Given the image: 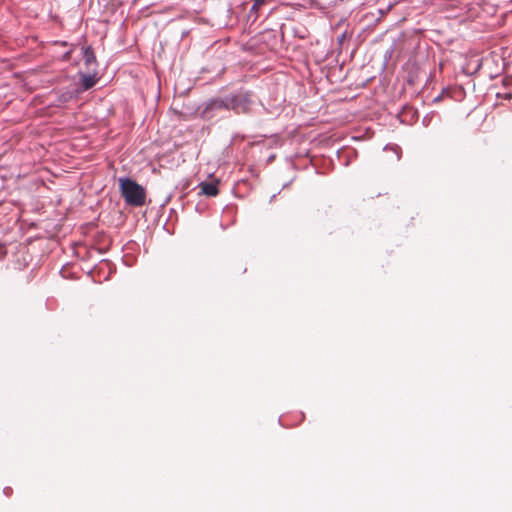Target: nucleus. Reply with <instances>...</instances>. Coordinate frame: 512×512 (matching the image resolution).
I'll use <instances>...</instances> for the list:
<instances>
[{
  "label": "nucleus",
  "instance_id": "obj_1",
  "mask_svg": "<svg viewBox=\"0 0 512 512\" xmlns=\"http://www.w3.org/2000/svg\"><path fill=\"white\" fill-rule=\"evenodd\" d=\"M118 181L120 194L128 205L141 207L145 204L146 191L140 184L130 178H120Z\"/></svg>",
  "mask_w": 512,
  "mask_h": 512
},
{
  "label": "nucleus",
  "instance_id": "obj_11",
  "mask_svg": "<svg viewBox=\"0 0 512 512\" xmlns=\"http://www.w3.org/2000/svg\"><path fill=\"white\" fill-rule=\"evenodd\" d=\"M441 99H442V98L436 97V98L434 99V102H438V101H439V100H441Z\"/></svg>",
  "mask_w": 512,
  "mask_h": 512
},
{
  "label": "nucleus",
  "instance_id": "obj_10",
  "mask_svg": "<svg viewBox=\"0 0 512 512\" xmlns=\"http://www.w3.org/2000/svg\"><path fill=\"white\" fill-rule=\"evenodd\" d=\"M260 7L252 5L251 11L257 12Z\"/></svg>",
  "mask_w": 512,
  "mask_h": 512
},
{
  "label": "nucleus",
  "instance_id": "obj_7",
  "mask_svg": "<svg viewBox=\"0 0 512 512\" xmlns=\"http://www.w3.org/2000/svg\"><path fill=\"white\" fill-rule=\"evenodd\" d=\"M384 151L387 153V152H391L394 154V158H393V161H399L400 158H401V148L398 147V146H392V147H385Z\"/></svg>",
  "mask_w": 512,
  "mask_h": 512
},
{
  "label": "nucleus",
  "instance_id": "obj_4",
  "mask_svg": "<svg viewBox=\"0 0 512 512\" xmlns=\"http://www.w3.org/2000/svg\"><path fill=\"white\" fill-rule=\"evenodd\" d=\"M95 82L96 80L94 76L82 74L80 77L81 90L77 89V92H83L85 90H88L89 88L94 86Z\"/></svg>",
  "mask_w": 512,
  "mask_h": 512
},
{
  "label": "nucleus",
  "instance_id": "obj_8",
  "mask_svg": "<svg viewBox=\"0 0 512 512\" xmlns=\"http://www.w3.org/2000/svg\"><path fill=\"white\" fill-rule=\"evenodd\" d=\"M253 1H254V6H258V7H261L265 3V0H253Z\"/></svg>",
  "mask_w": 512,
  "mask_h": 512
},
{
  "label": "nucleus",
  "instance_id": "obj_9",
  "mask_svg": "<svg viewBox=\"0 0 512 512\" xmlns=\"http://www.w3.org/2000/svg\"><path fill=\"white\" fill-rule=\"evenodd\" d=\"M495 96H497V97H500V96H512V94H510V93H506V94L502 95V94H500V93H496V95H495Z\"/></svg>",
  "mask_w": 512,
  "mask_h": 512
},
{
  "label": "nucleus",
  "instance_id": "obj_6",
  "mask_svg": "<svg viewBox=\"0 0 512 512\" xmlns=\"http://www.w3.org/2000/svg\"><path fill=\"white\" fill-rule=\"evenodd\" d=\"M242 100H247V98H225V100H222L219 105H223L227 108L231 107L232 109H235L237 112H239V103Z\"/></svg>",
  "mask_w": 512,
  "mask_h": 512
},
{
  "label": "nucleus",
  "instance_id": "obj_2",
  "mask_svg": "<svg viewBox=\"0 0 512 512\" xmlns=\"http://www.w3.org/2000/svg\"><path fill=\"white\" fill-rule=\"evenodd\" d=\"M191 98H175L172 109L184 118H190L198 114V108L191 103Z\"/></svg>",
  "mask_w": 512,
  "mask_h": 512
},
{
  "label": "nucleus",
  "instance_id": "obj_5",
  "mask_svg": "<svg viewBox=\"0 0 512 512\" xmlns=\"http://www.w3.org/2000/svg\"><path fill=\"white\" fill-rule=\"evenodd\" d=\"M83 59L86 66L89 68L92 64L96 63V56L93 49L88 46L83 49Z\"/></svg>",
  "mask_w": 512,
  "mask_h": 512
},
{
  "label": "nucleus",
  "instance_id": "obj_3",
  "mask_svg": "<svg viewBox=\"0 0 512 512\" xmlns=\"http://www.w3.org/2000/svg\"><path fill=\"white\" fill-rule=\"evenodd\" d=\"M199 188L201 190V193L206 196L215 197L219 194V189L217 187V183L201 182L199 184Z\"/></svg>",
  "mask_w": 512,
  "mask_h": 512
}]
</instances>
